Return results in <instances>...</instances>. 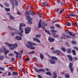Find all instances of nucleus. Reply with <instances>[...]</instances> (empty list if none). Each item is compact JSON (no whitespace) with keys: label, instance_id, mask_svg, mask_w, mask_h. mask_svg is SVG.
Returning a JSON list of instances; mask_svg holds the SVG:
<instances>
[{"label":"nucleus","instance_id":"f257e3e1","mask_svg":"<svg viewBox=\"0 0 78 78\" xmlns=\"http://www.w3.org/2000/svg\"><path fill=\"white\" fill-rule=\"evenodd\" d=\"M27 43L29 44H26V46L27 47V48H30V49H31L32 50H34L35 49V47H34L32 46V42H31L30 41H27Z\"/></svg>","mask_w":78,"mask_h":78},{"label":"nucleus","instance_id":"f03ea898","mask_svg":"<svg viewBox=\"0 0 78 78\" xmlns=\"http://www.w3.org/2000/svg\"><path fill=\"white\" fill-rule=\"evenodd\" d=\"M25 26H26V24L23 23H21L20 24L19 29L21 33H23V29L22 28V27H23V26L25 27Z\"/></svg>","mask_w":78,"mask_h":78},{"label":"nucleus","instance_id":"7ed1b4c3","mask_svg":"<svg viewBox=\"0 0 78 78\" xmlns=\"http://www.w3.org/2000/svg\"><path fill=\"white\" fill-rule=\"evenodd\" d=\"M31 15V16H35L36 14V13L34 12H32L31 11H30L29 12L28 11H27L26 12V15H27V16H30Z\"/></svg>","mask_w":78,"mask_h":78},{"label":"nucleus","instance_id":"20e7f679","mask_svg":"<svg viewBox=\"0 0 78 78\" xmlns=\"http://www.w3.org/2000/svg\"><path fill=\"white\" fill-rule=\"evenodd\" d=\"M31 31V28L29 27H26L25 29V33L26 34H28Z\"/></svg>","mask_w":78,"mask_h":78},{"label":"nucleus","instance_id":"39448f33","mask_svg":"<svg viewBox=\"0 0 78 78\" xmlns=\"http://www.w3.org/2000/svg\"><path fill=\"white\" fill-rule=\"evenodd\" d=\"M34 69L37 73H40V72H41V71L42 72H45V70L43 69H37L36 67H34Z\"/></svg>","mask_w":78,"mask_h":78},{"label":"nucleus","instance_id":"423d86ee","mask_svg":"<svg viewBox=\"0 0 78 78\" xmlns=\"http://www.w3.org/2000/svg\"><path fill=\"white\" fill-rule=\"evenodd\" d=\"M27 19L28 21L27 22L28 23H29V24H32V23H33V22L31 21H32V18L30 17V16H28L27 17Z\"/></svg>","mask_w":78,"mask_h":78},{"label":"nucleus","instance_id":"0eeeda50","mask_svg":"<svg viewBox=\"0 0 78 78\" xmlns=\"http://www.w3.org/2000/svg\"><path fill=\"white\" fill-rule=\"evenodd\" d=\"M72 63H69V69H70V71L72 72V73H73V68H72Z\"/></svg>","mask_w":78,"mask_h":78},{"label":"nucleus","instance_id":"6e6552de","mask_svg":"<svg viewBox=\"0 0 78 78\" xmlns=\"http://www.w3.org/2000/svg\"><path fill=\"white\" fill-rule=\"evenodd\" d=\"M48 40L50 42H53L55 40V39L51 37H48Z\"/></svg>","mask_w":78,"mask_h":78},{"label":"nucleus","instance_id":"1a4fd4ad","mask_svg":"<svg viewBox=\"0 0 78 78\" xmlns=\"http://www.w3.org/2000/svg\"><path fill=\"white\" fill-rule=\"evenodd\" d=\"M69 61H72L73 60V58L72 57V56L70 55H67Z\"/></svg>","mask_w":78,"mask_h":78},{"label":"nucleus","instance_id":"9d476101","mask_svg":"<svg viewBox=\"0 0 78 78\" xmlns=\"http://www.w3.org/2000/svg\"><path fill=\"white\" fill-rule=\"evenodd\" d=\"M12 45L13 47H14L10 48V49H14V48H17V47H18V44H17V43H15L14 44H12Z\"/></svg>","mask_w":78,"mask_h":78},{"label":"nucleus","instance_id":"9b49d317","mask_svg":"<svg viewBox=\"0 0 78 78\" xmlns=\"http://www.w3.org/2000/svg\"><path fill=\"white\" fill-rule=\"evenodd\" d=\"M14 0H10V2L12 4L13 9H14Z\"/></svg>","mask_w":78,"mask_h":78},{"label":"nucleus","instance_id":"f8f14e48","mask_svg":"<svg viewBox=\"0 0 78 78\" xmlns=\"http://www.w3.org/2000/svg\"><path fill=\"white\" fill-rule=\"evenodd\" d=\"M51 31L53 36L56 35V33L57 32V31L56 30H51Z\"/></svg>","mask_w":78,"mask_h":78},{"label":"nucleus","instance_id":"ddd939ff","mask_svg":"<svg viewBox=\"0 0 78 78\" xmlns=\"http://www.w3.org/2000/svg\"><path fill=\"white\" fill-rule=\"evenodd\" d=\"M15 38L16 40H18V41H20V40H22V37L19 36H16Z\"/></svg>","mask_w":78,"mask_h":78},{"label":"nucleus","instance_id":"4468645a","mask_svg":"<svg viewBox=\"0 0 78 78\" xmlns=\"http://www.w3.org/2000/svg\"><path fill=\"white\" fill-rule=\"evenodd\" d=\"M53 78H57V74H56V72H53Z\"/></svg>","mask_w":78,"mask_h":78},{"label":"nucleus","instance_id":"2eb2a0df","mask_svg":"<svg viewBox=\"0 0 78 78\" xmlns=\"http://www.w3.org/2000/svg\"><path fill=\"white\" fill-rule=\"evenodd\" d=\"M33 39L34 41H36V42H38V43H41L40 41L37 38L34 37L33 38Z\"/></svg>","mask_w":78,"mask_h":78},{"label":"nucleus","instance_id":"dca6fc26","mask_svg":"<svg viewBox=\"0 0 78 78\" xmlns=\"http://www.w3.org/2000/svg\"><path fill=\"white\" fill-rule=\"evenodd\" d=\"M57 52L56 53L57 55H58V56H60V54H62L61 53V51L59 50H56Z\"/></svg>","mask_w":78,"mask_h":78},{"label":"nucleus","instance_id":"f3484780","mask_svg":"<svg viewBox=\"0 0 78 78\" xmlns=\"http://www.w3.org/2000/svg\"><path fill=\"white\" fill-rule=\"evenodd\" d=\"M8 15H9V18H10L11 20H14V17L12 16L9 13H8Z\"/></svg>","mask_w":78,"mask_h":78},{"label":"nucleus","instance_id":"a211bd4d","mask_svg":"<svg viewBox=\"0 0 78 78\" xmlns=\"http://www.w3.org/2000/svg\"><path fill=\"white\" fill-rule=\"evenodd\" d=\"M51 59H52V60H56V61H57V60H58V58H57L55 56H51Z\"/></svg>","mask_w":78,"mask_h":78},{"label":"nucleus","instance_id":"6ab92c4d","mask_svg":"<svg viewBox=\"0 0 78 78\" xmlns=\"http://www.w3.org/2000/svg\"><path fill=\"white\" fill-rule=\"evenodd\" d=\"M49 61L51 64H55V61L54 60H49Z\"/></svg>","mask_w":78,"mask_h":78},{"label":"nucleus","instance_id":"aec40b11","mask_svg":"<svg viewBox=\"0 0 78 78\" xmlns=\"http://www.w3.org/2000/svg\"><path fill=\"white\" fill-rule=\"evenodd\" d=\"M40 57L41 58V59L42 60L44 59V55L42 53H40Z\"/></svg>","mask_w":78,"mask_h":78},{"label":"nucleus","instance_id":"412c9836","mask_svg":"<svg viewBox=\"0 0 78 78\" xmlns=\"http://www.w3.org/2000/svg\"><path fill=\"white\" fill-rule=\"evenodd\" d=\"M42 4L44 6H48V3L46 2H43Z\"/></svg>","mask_w":78,"mask_h":78},{"label":"nucleus","instance_id":"4be33fe9","mask_svg":"<svg viewBox=\"0 0 78 78\" xmlns=\"http://www.w3.org/2000/svg\"><path fill=\"white\" fill-rule=\"evenodd\" d=\"M5 45H8V46L9 47H11L12 46V44H10L8 43H5Z\"/></svg>","mask_w":78,"mask_h":78},{"label":"nucleus","instance_id":"5701e85b","mask_svg":"<svg viewBox=\"0 0 78 78\" xmlns=\"http://www.w3.org/2000/svg\"><path fill=\"white\" fill-rule=\"evenodd\" d=\"M65 37L66 38H67L68 39H69V38H71V37L69 35H67V34H65Z\"/></svg>","mask_w":78,"mask_h":78},{"label":"nucleus","instance_id":"b1692460","mask_svg":"<svg viewBox=\"0 0 78 78\" xmlns=\"http://www.w3.org/2000/svg\"><path fill=\"white\" fill-rule=\"evenodd\" d=\"M46 75H49V76H51V73L50 72H48L45 73Z\"/></svg>","mask_w":78,"mask_h":78},{"label":"nucleus","instance_id":"393cba45","mask_svg":"<svg viewBox=\"0 0 78 78\" xmlns=\"http://www.w3.org/2000/svg\"><path fill=\"white\" fill-rule=\"evenodd\" d=\"M65 76L66 78H69L70 77V75L68 74L67 73L65 74Z\"/></svg>","mask_w":78,"mask_h":78},{"label":"nucleus","instance_id":"a878e982","mask_svg":"<svg viewBox=\"0 0 78 78\" xmlns=\"http://www.w3.org/2000/svg\"><path fill=\"white\" fill-rule=\"evenodd\" d=\"M68 53H72V49L70 48H69L68 49Z\"/></svg>","mask_w":78,"mask_h":78},{"label":"nucleus","instance_id":"bb28decb","mask_svg":"<svg viewBox=\"0 0 78 78\" xmlns=\"http://www.w3.org/2000/svg\"><path fill=\"white\" fill-rule=\"evenodd\" d=\"M60 49L64 52H66V49L64 47H62L61 48H60Z\"/></svg>","mask_w":78,"mask_h":78},{"label":"nucleus","instance_id":"cd10ccee","mask_svg":"<svg viewBox=\"0 0 78 78\" xmlns=\"http://www.w3.org/2000/svg\"><path fill=\"white\" fill-rule=\"evenodd\" d=\"M69 15L70 16H71V17H75L76 16V15L73 14V13L69 14Z\"/></svg>","mask_w":78,"mask_h":78},{"label":"nucleus","instance_id":"c85d7f7f","mask_svg":"<svg viewBox=\"0 0 78 78\" xmlns=\"http://www.w3.org/2000/svg\"><path fill=\"white\" fill-rule=\"evenodd\" d=\"M12 74L13 75H18V73L16 71H13L12 72Z\"/></svg>","mask_w":78,"mask_h":78},{"label":"nucleus","instance_id":"c756f323","mask_svg":"<svg viewBox=\"0 0 78 78\" xmlns=\"http://www.w3.org/2000/svg\"><path fill=\"white\" fill-rule=\"evenodd\" d=\"M4 4L5 6H7V7H9V4L7 2H4Z\"/></svg>","mask_w":78,"mask_h":78},{"label":"nucleus","instance_id":"7c9ffc66","mask_svg":"<svg viewBox=\"0 0 78 78\" xmlns=\"http://www.w3.org/2000/svg\"><path fill=\"white\" fill-rule=\"evenodd\" d=\"M72 52L73 55H76V51L75 50H72Z\"/></svg>","mask_w":78,"mask_h":78},{"label":"nucleus","instance_id":"2f4dec72","mask_svg":"<svg viewBox=\"0 0 78 78\" xmlns=\"http://www.w3.org/2000/svg\"><path fill=\"white\" fill-rule=\"evenodd\" d=\"M8 28L10 30H15V29L12 27H11L10 26H8Z\"/></svg>","mask_w":78,"mask_h":78},{"label":"nucleus","instance_id":"473e14b6","mask_svg":"<svg viewBox=\"0 0 78 78\" xmlns=\"http://www.w3.org/2000/svg\"><path fill=\"white\" fill-rule=\"evenodd\" d=\"M45 32H46V33H47V34H49V35H51V33H50V32H49V31L47 30H45Z\"/></svg>","mask_w":78,"mask_h":78},{"label":"nucleus","instance_id":"72a5a7b5","mask_svg":"<svg viewBox=\"0 0 78 78\" xmlns=\"http://www.w3.org/2000/svg\"><path fill=\"white\" fill-rule=\"evenodd\" d=\"M41 23L42 25H43V26H44V27H47V25H48V24H47V23L46 24L45 23H44V22H42Z\"/></svg>","mask_w":78,"mask_h":78},{"label":"nucleus","instance_id":"f704fd0d","mask_svg":"<svg viewBox=\"0 0 78 78\" xmlns=\"http://www.w3.org/2000/svg\"><path fill=\"white\" fill-rule=\"evenodd\" d=\"M5 10L6 11H7V12H9V11H10V9L5 8Z\"/></svg>","mask_w":78,"mask_h":78},{"label":"nucleus","instance_id":"c9c22d12","mask_svg":"<svg viewBox=\"0 0 78 78\" xmlns=\"http://www.w3.org/2000/svg\"><path fill=\"white\" fill-rule=\"evenodd\" d=\"M5 68L3 67H0V70L1 71H5Z\"/></svg>","mask_w":78,"mask_h":78},{"label":"nucleus","instance_id":"e433bc0d","mask_svg":"<svg viewBox=\"0 0 78 78\" xmlns=\"http://www.w3.org/2000/svg\"><path fill=\"white\" fill-rule=\"evenodd\" d=\"M14 2H15V6L18 5V2L17 1H16L15 0H14Z\"/></svg>","mask_w":78,"mask_h":78},{"label":"nucleus","instance_id":"4c0bfd02","mask_svg":"<svg viewBox=\"0 0 78 78\" xmlns=\"http://www.w3.org/2000/svg\"><path fill=\"white\" fill-rule=\"evenodd\" d=\"M66 25L68 27H70L71 25V23L70 22H68L66 23Z\"/></svg>","mask_w":78,"mask_h":78},{"label":"nucleus","instance_id":"58836bf2","mask_svg":"<svg viewBox=\"0 0 78 78\" xmlns=\"http://www.w3.org/2000/svg\"><path fill=\"white\" fill-rule=\"evenodd\" d=\"M41 26H42V25H41V24H38V28H41Z\"/></svg>","mask_w":78,"mask_h":78},{"label":"nucleus","instance_id":"ea45409f","mask_svg":"<svg viewBox=\"0 0 78 78\" xmlns=\"http://www.w3.org/2000/svg\"><path fill=\"white\" fill-rule=\"evenodd\" d=\"M4 59V57L2 56H1L0 57V60H2L3 61V59Z\"/></svg>","mask_w":78,"mask_h":78},{"label":"nucleus","instance_id":"a19ab883","mask_svg":"<svg viewBox=\"0 0 78 78\" xmlns=\"http://www.w3.org/2000/svg\"><path fill=\"white\" fill-rule=\"evenodd\" d=\"M41 36V35L40 34H38L36 35V37H38L39 38Z\"/></svg>","mask_w":78,"mask_h":78},{"label":"nucleus","instance_id":"79ce46f5","mask_svg":"<svg viewBox=\"0 0 78 78\" xmlns=\"http://www.w3.org/2000/svg\"><path fill=\"white\" fill-rule=\"evenodd\" d=\"M71 42L72 43V44H76V42L74 41H72Z\"/></svg>","mask_w":78,"mask_h":78},{"label":"nucleus","instance_id":"37998d69","mask_svg":"<svg viewBox=\"0 0 78 78\" xmlns=\"http://www.w3.org/2000/svg\"><path fill=\"white\" fill-rule=\"evenodd\" d=\"M8 53V50H6V51H5V52H4V55H7Z\"/></svg>","mask_w":78,"mask_h":78},{"label":"nucleus","instance_id":"c03bdc74","mask_svg":"<svg viewBox=\"0 0 78 78\" xmlns=\"http://www.w3.org/2000/svg\"><path fill=\"white\" fill-rule=\"evenodd\" d=\"M54 37L56 38V37H59V35H54L53 36Z\"/></svg>","mask_w":78,"mask_h":78},{"label":"nucleus","instance_id":"a18cd8bd","mask_svg":"<svg viewBox=\"0 0 78 78\" xmlns=\"http://www.w3.org/2000/svg\"><path fill=\"white\" fill-rule=\"evenodd\" d=\"M50 28L52 29V30H54L55 29V27L53 26H52L50 27Z\"/></svg>","mask_w":78,"mask_h":78},{"label":"nucleus","instance_id":"49530a36","mask_svg":"<svg viewBox=\"0 0 78 78\" xmlns=\"http://www.w3.org/2000/svg\"><path fill=\"white\" fill-rule=\"evenodd\" d=\"M34 53H35L34 51H32L30 52H29L28 53V54H34Z\"/></svg>","mask_w":78,"mask_h":78},{"label":"nucleus","instance_id":"de8ad7c7","mask_svg":"<svg viewBox=\"0 0 78 78\" xmlns=\"http://www.w3.org/2000/svg\"><path fill=\"white\" fill-rule=\"evenodd\" d=\"M15 34H16V33L15 32H14L11 33V35L12 36H14V35H15Z\"/></svg>","mask_w":78,"mask_h":78},{"label":"nucleus","instance_id":"09e8293b","mask_svg":"<svg viewBox=\"0 0 78 78\" xmlns=\"http://www.w3.org/2000/svg\"><path fill=\"white\" fill-rule=\"evenodd\" d=\"M20 33V34L21 36H22V34H20V33L19 32V31L17 32V33H16V34H19Z\"/></svg>","mask_w":78,"mask_h":78},{"label":"nucleus","instance_id":"8fccbe9b","mask_svg":"<svg viewBox=\"0 0 78 78\" xmlns=\"http://www.w3.org/2000/svg\"><path fill=\"white\" fill-rule=\"evenodd\" d=\"M29 60H30L29 58H26L25 59V60L26 61H29Z\"/></svg>","mask_w":78,"mask_h":78},{"label":"nucleus","instance_id":"3c124183","mask_svg":"<svg viewBox=\"0 0 78 78\" xmlns=\"http://www.w3.org/2000/svg\"><path fill=\"white\" fill-rule=\"evenodd\" d=\"M3 51V50L2 48H0V52L1 53H2Z\"/></svg>","mask_w":78,"mask_h":78},{"label":"nucleus","instance_id":"603ef678","mask_svg":"<svg viewBox=\"0 0 78 78\" xmlns=\"http://www.w3.org/2000/svg\"><path fill=\"white\" fill-rule=\"evenodd\" d=\"M9 56H14V54L13 53H11L9 54Z\"/></svg>","mask_w":78,"mask_h":78},{"label":"nucleus","instance_id":"864d4df0","mask_svg":"<svg viewBox=\"0 0 78 78\" xmlns=\"http://www.w3.org/2000/svg\"><path fill=\"white\" fill-rule=\"evenodd\" d=\"M37 45V44H36V43H33L32 42V46H34V45Z\"/></svg>","mask_w":78,"mask_h":78},{"label":"nucleus","instance_id":"5fc2aeb1","mask_svg":"<svg viewBox=\"0 0 78 78\" xmlns=\"http://www.w3.org/2000/svg\"><path fill=\"white\" fill-rule=\"evenodd\" d=\"M11 59L12 62H14V60H15V59H14V58L13 57Z\"/></svg>","mask_w":78,"mask_h":78},{"label":"nucleus","instance_id":"6e6d98bb","mask_svg":"<svg viewBox=\"0 0 78 78\" xmlns=\"http://www.w3.org/2000/svg\"><path fill=\"white\" fill-rule=\"evenodd\" d=\"M60 4L61 5H65V4L64 3L62 2H60Z\"/></svg>","mask_w":78,"mask_h":78},{"label":"nucleus","instance_id":"4d7b16f0","mask_svg":"<svg viewBox=\"0 0 78 78\" xmlns=\"http://www.w3.org/2000/svg\"><path fill=\"white\" fill-rule=\"evenodd\" d=\"M9 69H11L12 70H13V68H12V67L11 66L9 67Z\"/></svg>","mask_w":78,"mask_h":78},{"label":"nucleus","instance_id":"13d9d810","mask_svg":"<svg viewBox=\"0 0 78 78\" xmlns=\"http://www.w3.org/2000/svg\"><path fill=\"white\" fill-rule=\"evenodd\" d=\"M55 26L57 27H58V28H60L61 27V26H60V25H55Z\"/></svg>","mask_w":78,"mask_h":78},{"label":"nucleus","instance_id":"bf43d9fd","mask_svg":"<svg viewBox=\"0 0 78 78\" xmlns=\"http://www.w3.org/2000/svg\"><path fill=\"white\" fill-rule=\"evenodd\" d=\"M14 53H15L16 55H18L19 54V53L16 51H14Z\"/></svg>","mask_w":78,"mask_h":78},{"label":"nucleus","instance_id":"052dcab7","mask_svg":"<svg viewBox=\"0 0 78 78\" xmlns=\"http://www.w3.org/2000/svg\"><path fill=\"white\" fill-rule=\"evenodd\" d=\"M56 52H57L56 50H55V51H53L52 52V53H56Z\"/></svg>","mask_w":78,"mask_h":78},{"label":"nucleus","instance_id":"680f3d73","mask_svg":"<svg viewBox=\"0 0 78 78\" xmlns=\"http://www.w3.org/2000/svg\"><path fill=\"white\" fill-rule=\"evenodd\" d=\"M69 34L71 36H72V34H72V33L71 32H69Z\"/></svg>","mask_w":78,"mask_h":78},{"label":"nucleus","instance_id":"e2e57ef3","mask_svg":"<svg viewBox=\"0 0 78 78\" xmlns=\"http://www.w3.org/2000/svg\"><path fill=\"white\" fill-rule=\"evenodd\" d=\"M19 58L20 59L22 57V55H21V54H19Z\"/></svg>","mask_w":78,"mask_h":78},{"label":"nucleus","instance_id":"0e129e2a","mask_svg":"<svg viewBox=\"0 0 78 78\" xmlns=\"http://www.w3.org/2000/svg\"><path fill=\"white\" fill-rule=\"evenodd\" d=\"M21 70L23 71L24 74H25V70L23 69H22Z\"/></svg>","mask_w":78,"mask_h":78},{"label":"nucleus","instance_id":"69168bd1","mask_svg":"<svg viewBox=\"0 0 78 78\" xmlns=\"http://www.w3.org/2000/svg\"><path fill=\"white\" fill-rule=\"evenodd\" d=\"M73 59H74V60H77L78 59V58L75 57H73Z\"/></svg>","mask_w":78,"mask_h":78},{"label":"nucleus","instance_id":"338daca9","mask_svg":"<svg viewBox=\"0 0 78 78\" xmlns=\"http://www.w3.org/2000/svg\"><path fill=\"white\" fill-rule=\"evenodd\" d=\"M45 70H46V71H50V69H48V68H46L45 69Z\"/></svg>","mask_w":78,"mask_h":78},{"label":"nucleus","instance_id":"774afa93","mask_svg":"<svg viewBox=\"0 0 78 78\" xmlns=\"http://www.w3.org/2000/svg\"><path fill=\"white\" fill-rule=\"evenodd\" d=\"M38 78H42V76H41L39 75H38Z\"/></svg>","mask_w":78,"mask_h":78}]
</instances>
